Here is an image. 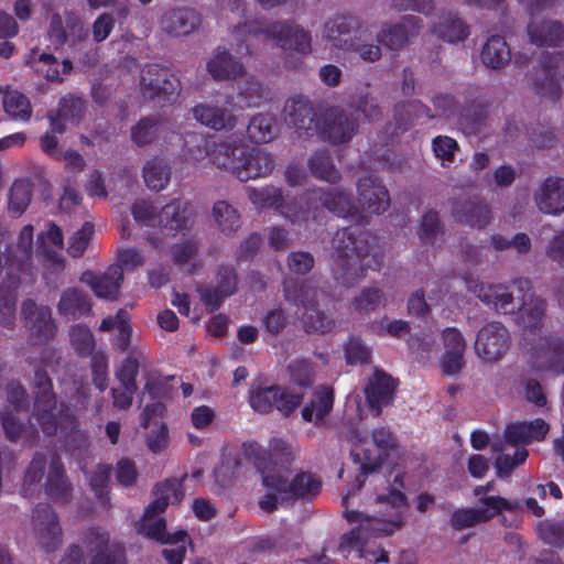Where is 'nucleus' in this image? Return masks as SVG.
<instances>
[{"label":"nucleus","instance_id":"1","mask_svg":"<svg viewBox=\"0 0 564 564\" xmlns=\"http://www.w3.org/2000/svg\"><path fill=\"white\" fill-rule=\"evenodd\" d=\"M360 496H344V516L350 523H357L348 533L340 536L337 551L344 557L356 552L368 563H387L388 553L371 543L372 538L387 536L401 528L408 508L405 496H365V509L355 508Z\"/></svg>","mask_w":564,"mask_h":564},{"label":"nucleus","instance_id":"2","mask_svg":"<svg viewBox=\"0 0 564 564\" xmlns=\"http://www.w3.org/2000/svg\"><path fill=\"white\" fill-rule=\"evenodd\" d=\"M243 453L261 473L262 484L268 491L318 494L322 490V480L313 473L301 471L288 479L279 470L265 471L271 464L288 459L292 455L291 446L283 440H272L268 448L257 443L243 444Z\"/></svg>","mask_w":564,"mask_h":564},{"label":"nucleus","instance_id":"3","mask_svg":"<svg viewBox=\"0 0 564 564\" xmlns=\"http://www.w3.org/2000/svg\"><path fill=\"white\" fill-rule=\"evenodd\" d=\"M314 196L329 212L344 218L360 219L365 214H382L390 206V196L386 186L373 176H365L357 183V205L352 204L349 197L341 191L334 189L325 194L322 189H314Z\"/></svg>","mask_w":564,"mask_h":564},{"label":"nucleus","instance_id":"4","mask_svg":"<svg viewBox=\"0 0 564 564\" xmlns=\"http://www.w3.org/2000/svg\"><path fill=\"white\" fill-rule=\"evenodd\" d=\"M333 249L335 279L343 285L356 283L373 262L367 240L346 229L335 234Z\"/></svg>","mask_w":564,"mask_h":564},{"label":"nucleus","instance_id":"5","mask_svg":"<svg viewBox=\"0 0 564 564\" xmlns=\"http://www.w3.org/2000/svg\"><path fill=\"white\" fill-rule=\"evenodd\" d=\"M239 33H248L253 36H262L265 41H272L285 52L308 54L311 52V34L295 23L250 21L238 28Z\"/></svg>","mask_w":564,"mask_h":564},{"label":"nucleus","instance_id":"6","mask_svg":"<svg viewBox=\"0 0 564 564\" xmlns=\"http://www.w3.org/2000/svg\"><path fill=\"white\" fill-rule=\"evenodd\" d=\"M34 386L37 389L33 409V417L43 433L54 435L73 425V415L69 410L61 404L57 406L51 392V380L43 371L35 373Z\"/></svg>","mask_w":564,"mask_h":564},{"label":"nucleus","instance_id":"7","mask_svg":"<svg viewBox=\"0 0 564 564\" xmlns=\"http://www.w3.org/2000/svg\"><path fill=\"white\" fill-rule=\"evenodd\" d=\"M317 290L310 283L286 282L284 296L296 306L295 315L308 333H326L334 326V321L317 307Z\"/></svg>","mask_w":564,"mask_h":564},{"label":"nucleus","instance_id":"8","mask_svg":"<svg viewBox=\"0 0 564 564\" xmlns=\"http://www.w3.org/2000/svg\"><path fill=\"white\" fill-rule=\"evenodd\" d=\"M466 288L481 302L503 314L518 312L531 291L525 281H519L511 285H494L479 282L473 278L466 279Z\"/></svg>","mask_w":564,"mask_h":564},{"label":"nucleus","instance_id":"9","mask_svg":"<svg viewBox=\"0 0 564 564\" xmlns=\"http://www.w3.org/2000/svg\"><path fill=\"white\" fill-rule=\"evenodd\" d=\"M247 191L248 196L256 208L279 209L280 213L292 224L301 225L303 223H307L311 215L312 218H317L316 212L318 209V205L313 200H318V197L314 196V191L311 192L305 202L301 200L300 203L286 202L282 197L280 191L274 187H265L261 189L249 187Z\"/></svg>","mask_w":564,"mask_h":564},{"label":"nucleus","instance_id":"10","mask_svg":"<svg viewBox=\"0 0 564 564\" xmlns=\"http://www.w3.org/2000/svg\"><path fill=\"white\" fill-rule=\"evenodd\" d=\"M132 215L140 225L159 226L165 236L184 230L188 223L187 204L178 200L165 205L158 214L150 202L138 199L132 205Z\"/></svg>","mask_w":564,"mask_h":564},{"label":"nucleus","instance_id":"11","mask_svg":"<svg viewBox=\"0 0 564 564\" xmlns=\"http://www.w3.org/2000/svg\"><path fill=\"white\" fill-rule=\"evenodd\" d=\"M8 405L1 413L4 434L10 441L32 438L34 430L22 422L28 409L25 390L17 382L7 386Z\"/></svg>","mask_w":564,"mask_h":564},{"label":"nucleus","instance_id":"12","mask_svg":"<svg viewBox=\"0 0 564 564\" xmlns=\"http://www.w3.org/2000/svg\"><path fill=\"white\" fill-rule=\"evenodd\" d=\"M169 506L167 496H160L150 503L140 521L137 523V530L148 539L154 540L161 544H177L187 540V532L178 530L173 534L166 531V521L162 513Z\"/></svg>","mask_w":564,"mask_h":564},{"label":"nucleus","instance_id":"13","mask_svg":"<svg viewBox=\"0 0 564 564\" xmlns=\"http://www.w3.org/2000/svg\"><path fill=\"white\" fill-rule=\"evenodd\" d=\"M511 343L510 333L499 322L485 324L477 333L475 340V354L486 364L500 361L509 350Z\"/></svg>","mask_w":564,"mask_h":564},{"label":"nucleus","instance_id":"14","mask_svg":"<svg viewBox=\"0 0 564 564\" xmlns=\"http://www.w3.org/2000/svg\"><path fill=\"white\" fill-rule=\"evenodd\" d=\"M299 393L286 391L280 387H252L249 391V403L259 413H269L276 408L284 415L292 413L302 402Z\"/></svg>","mask_w":564,"mask_h":564},{"label":"nucleus","instance_id":"15","mask_svg":"<svg viewBox=\"0 0 564 564\" xmlns=\"http://www.w3.org/2000/svg\"><path fill=\"white\" fill-rule=\"evenodd\" d=\"M140 89L145 98L166 102L178 95L180 82L170 70L149 65L141 69Z\"/></svg>","mask_w":564,"mask_h":564},{"label":"nucleus","instance_id":"16","mask_svg":"<svg viewBox=\"0 0 564 564\" xmlns=\"http://www.w3.org/2000/svg\"><path fill=\"white\" fill-rule=\"evenodd\" d=\"M357 127V117L352 109L330 108L321 115L317 132L330 143L339 144L350 141Z\"/></svg>","mask_w":564,"mask_h":564},{"label":"nucleus","instance_id":"17","mask_svg":"<svg viewBox=\"0 0 564 564\" xmlns=\"http://www.w3.org/2000/svg\"><path fill=\"white\" fill-rule=\"evenodd\" d=\"M322 36L332 46L349 51L354 47V39H360L359 22L350 17H337L325 23Z\"/></svg>","mask_w":564,"mask_h":564},{"label":"nucleus","instance_id":"18","mask_svg":"<svg viewBox=\"0 0 564 564\" xmlns=\"http://www.w3.org/2000/svg\"><path fill=\"white\" fill-rule=\"evenodd\" d=\"M194 119L202 126L214 131L232 130L239 118L226 107L212 104L200 102L192 108Z\"/></svg>","mask_w":564,"mask_h":564},{"label":"nucleus","instance_id":"19","mask_svg":"<svg viewBox=\"0 0 564 564\" xmlns=\"http://www.w3.org/2000/svg\"><path fill=\"white\" fill-rule=\"evenodd\" d=\"M443 355L441 367L445 375L454 376L462 371L465 361L464 352L466 343L462 333L454 327H448L442 333Z\"/></svg>","mask_w":564,"mask_h":564},{"label":"nucleus","instance_id":"20","mask_svg":"<svg viewBox=\"0 0 564 564\" xmlns=\"http://www.w3.org/2000/svg\"><path fill=\"white\" fill-rule=\"evenodd\" d=\"M533 200L540 212L560 215L564 212V178L550 176L534 191Z\"/></svg>","mask_w":564,"mask_h":564},{"label":"nucleus","instance_id":"21","mask_svg":"<svg viewBox=\"0 0 564 564\" xmlns=\"http://www.w3.org/2000/svg\"><path fill=\"white\" fill-rule=\"evenodd\" d=\"M37 541L46 551H53L61 542V528L50 506L39 505L32 517Z\"/></svg>","mask_w":564,"mask_h":564},{"label":"nucleus","instance_id":"22","mask_svg":"<svg viewBox=\"0 0 564 564\" xmlns=\"http://www.w3.org/2000/svg\"><path fill=\"white\" fill-rule=\"evenodd\" d=\"M286 121L292 124L300 135H313L319 129V119H315L313 108L302 96H294L284 106Z\"/></svg>","mask_w":564,"mask_h":564},{"label":"nucleus","instance_id":"23","mask_svg":"<svg viewBox=\"0 0 564 564\" xmlns=\"http://www.w3.org/2000/svg\"><path fill=\"white\" fill-rule=\"evenodd\" d=\"M503 506L502 499L488 496L474 508L458 509L453 513L452 524L456 529H466L491 519Z\"/></svg>","mask_w":564,"mask_h":564},{"label":"nucleus","instance_id":"24","mask_svg":"<svg viewBox=\"0 0 564 564\" xmlns=\"http://www.w3.org/2000/svg\"><path fill=\"white\" fill-rule=\"evenodd\" d=\"M21 315L25 326L32 336L40 341L51 338L55 333V325L51 317V311L46 306H37L33 301L23 302Z\"/></svg>","mask_w":564,"mask_h":564},{"label":"nucleus","instance_id":"25","mask_svg":"<svg viewBox=\"0 0 564 564\" xmlns=\"http://www.w3.org/2000/svg\"><path fill=\"white\" fill-rule=\"evenodd\" d=\"M422 20L414 15H406L389 28H383L378 34V41L391 50L405 46L411 37L416 36L422 29Z\"/></svg>","mask_w":564,"mask_h":564},{"label":"nucleus","instance_id":"26","mask_svg":"<svg viewBox=\"0 0 564 564\" xmlns=\"http://www.w3.org/2000/svg\"><path fill=\"white\" fill-rule=\"evenodd\" d=\"M528 35L530 41L538 46L564 45L563 25L533 13L528 25Z\"/></svg>","mask_w":564,"mask_h":564},{"label":"nucleus","instance_id":"27","mask_svg":"<svg viewBox=\"0 0 564 564\" xmlns=\"http://www.w3.org/2000/svg\"><path fill=\"white\" fill-rule=\"evenodd\" d=\"M123 279V273L120 267L112 265L108 268L102 274H96L91 271L83 273L80 280L87 284L96 296L102 299H115L120 283Z\"/></svg>","mask_w":564,"mask_h":564},{"label":"nucleus","instance_id":"28","mask_svg":"<svg viewBox=\"0 0 564 564\" xmlns=\"http://www.w3.org/2000/svg\"><path fill=\"white\" fill-rule=\"evenodd\" d=\"M88 547L97 552L91 564H123V551L119 545H109L108 533L91 529L86 536Z\"/></svg>","mask_w":564,"mask_h":564},{"label":"nucleus","instance_id":"29","mask_svg":"<svg viewBox=\"0 0 564 564\" xmlns=\"http://www.w3.org/2000/svg\"><path fill=\"white\" fill-rule=\"evenodd\" d=\"M549 432V425L541 419L532 422H519L507 426L505 431L506 446H519L532 441H541Z\"/></svg>","mask_w":564,"mask_h":564},{"label":"nucleus","instance_id":"30","mask_svg":"<svg viewBox=\"0 0 564 564\" xmlns=\"http://www.w3.org/2000/svg\"><path fill=\"white\" fill-rule=\"evenodd\" d=\"M394 388L393 379L383 372H376L369 380L365 392L369 408L376 416L380 414L382 406L391 403Z\"/></svg>","mask_w":564,"mask_h":564},{"label":"nucleus","instance_id":"31","mask_svg":"<svg viewBox=\"0 0 564 564\" xmlns=\"http://www.w3.org/2000/svg\"><path fill=\"white\" fill-rule=\"evenodd\" d=\"M347 440L352 445V455L361 459L358 449L359 447H362L364 458L369 460V464H376L377 462V458L373 456L371 446H375L377 449H387L393 443L391 433L384 429L373 431L370 437L367 434L352 432L349 436H347Z\"/></svg>","mask_w":564,"mask_h":564},{"label":"nucleus","instance_id":"32","mask_svg":"<svg viewBox=\"0 0 564 564\" xmlns=\"http://www.w3.org/2000/svg\"><path fill=\"white\" fill-rule=\"evenodd\" d=\"M37 250L46 256V267L52 272H59L64 269L63 258L56 253L63 248L64 239L61 229L54 224H50L46 231L37 237Z\"/></svg>","mask_w":564,"mask_h":564},{"label":"nucleus","instance_id":"33","mask_svg":"<svg viewBox=\"0 0 564 564\" xmlns=\"http://www.w3.org/2000/svg\"><path fill=\"white\" fill-rule=\"evenodd\" d=\"M199 23V15L193 9H173L162 17L161 28L169 34L183 36L196 30Z\"/></svg>","mask_w":564,"mask_h":564},{"label":"nucleus","instance_id":"34","mask_svg":"<svg viewBox=\"0 0 564 564\" xmlns=\"http://www.w3.org/2000/svg\"><path fill=\"white\" fill-rule=\"evenodd\" d=\"M334 405V391L330 387L321 386L315 389L310 402L302 409L304 421L319 425L330 413Z\"/></svg>","mask_w":564,"mask_h":564},{"label":"nucleus","instance_id":"35","mask_svg":"<svg viewBox=\"0 0 564 564\" xmlns=\"http://www.w3.org/2000/svg\"><path fill=\"white\" fill-rule=\"evenodd\" d=\"M272 170L273 160L271 155L261 149H253L248 154L243 153L236 177L246 182L251 178L265 176Z\"/></svg>","mask_w":564,"mask_h":564},{"label":"nucleus","instance_id":"36","mask_svg":"<svg viewBox=\"0 0 564 564\" xmlns=\"http://www.w3.org/2000/svg\"><path fill=\"white\" fill-rule=\"evenodd\" d=\"M207 72L216 80H229L242 76L245 67L228 51L218 47L207 63Z\"/></svg>","mask_w":564,"mask_h":564},{"label":"nucleus","instance_id":"37","mask_svg":"<svg viewBox=\"0 0 564 564\" xmlns=\"http://www.w3.org/2000/svg\"><path fill=\"white\" fill-rule=\"evenodd\" d=\"M243 153L245 151L238 142L225 140L215 144L208 156L214 165L237 176Z\"/></svg>","mask_w":564,"mask_h":564},{"label":"nucleus","instance_id":"38","mask_svg":"<svg viewBox=\"0 0 564 564\" xmlns=\"http://www.w3.org/2000/svg\"><path fill=\"white\" fill-rule=\"evenodd\" d=\"M236 290V276L231 269H223L217 276V286L215 289H204L200 291V300L209 311L218 308L227 296Z\"/></svg>","mask_w":564,"mask_h":564},{"label":"nucleus","instance_id":"39","mask_svg":"<svg viewBox=\"0 0 564 564\" xmlns=\"http://www.w3.org/2000/svg\"><path fill=\"white\" fill-rule=\"evenodd\" d=\"M456 221L474 228H485L491 221L490 208L485 204L464 202L457 205L453 212Z\"/></svg>","mask_w":564,"mask_h":564},{"label":"nucleus","instance_id":"40","mask_svg":"<svg viewBox=\"0 0 564 564\" xmlns=\"http://www.w3.org/2000/svg\"><path fill=\"white\" fill-rule=\"evenodd\" d=\"M518 323L525 330H534L543 325L545 303L535 297L530 291L528 299L522 302L518 311Z\"/></svg>","mask_w":564,"mask_h":564},{"label":"nucleus","instance_id":"41","mask_svg":"<svg viewBox=\"0 0 564 564\" xmlns=\"http://www.w3.org/2000/svg\"><path fill=\"white\" fill-rule=\"evenodd\" d=\"M83 110L84 101L80 98H63L56 116H50L51 126L63 133L67 124H76L79 121Z\"/></svg>","mask_w":564,"mask_h":564},{"label":"nucleus","instance_id":"42","mask_svg":"<svg viewBox=\"0 0 564 564\" xmlns=\"http://www.w3.org/2000/svg\"><path fill=\"white\" fill-rule=\"evenodd\" d=\"M57 308L67 319H75L90 311V303L80 290L69 288L62 293Z\"/></svg>","mask_w":564,"mask_h":564},{"label":"nucleus","instance_id":"43","mask_svg":"<svg viewBox=\"0 0 564 564\" xmlns=\"http://www.w3.org/2000/svg\"><path fill=\"white\" fill-rule=\"evenodd\" d=\"M432 33L449 43L464 41L469 35L468 26L451 13L438 18V22L432 28Z\"/></svg>","mask_w":564,"mask_h":564},{"label":"nucleus","instance_id":"44","mask_svg":"<svg viewBox=\"0 0 564 564\" xmlns=\"http://www.w3.org/2000/svg\"><path fill=\"white\" fill-rule=\"evenodd\" d=\"M33 249V227L28 225L20 231L17 250L14 251L12 259L7 260L6 274L11 279L14 270H24V263L31 257Z\"/></svg>","mask_w":564,"mask_h":564},{"label":"nucleus","instance_id":"45","mask_svg":"<svg viewBox=\"0 0 564 564\" xmlns=\"http://www.w3.org/2000/svg\"><path fill=\"white\" fill-rule=\"evenodd\" d=\"M510 48L503 37L494 35L486 42L482 52V63L492 69L507 65L510 61Z\"/></svg>","mask_w":564,"mask_h":564},{"label":"nucleus","instance_id":"46","mask_svg":"<svg viewBox=\"0 0 564 564\" xmlns=\"http://www.w3.org/2000/svg\"><path fill=\"white\" fill-rule=\"evenodd\" d=\"M491 448L496 453H500L495 460V467L499 477H507L528 457V451L524 447H518L511 457L507 451L508 446L502 441H496L491 444Z\"/></svg>","mask_w":564,"mask_h":564},{"label":"nucleus","instance_id":"47","mask_svg":"<svg viewBox=\"0 0 564 564\" xmlns=\"http://www.w3.org/2000/svg\"><path fill=\"white\" fill-rule=\"evenodd\" d=\"M30 63L36 73L50 82H62L61 73H67L72 69V64L68 61H63L59 64L53 55L45 53L40 54L37 58L33 53Z\"/></svg>","mask_w":564,"mask_h":564},{"label":"nucleus","instance_id":"48","mask_svg":"<svg viewBox=\"0 0 564 564\" xmlns=\"http://www.w3.org/2000/svg\"><path fill=\"white\" fill-rule=\"evenodd\" d=\"M546 350L538 354V368L541 371L564 373V345L557 340H546Z\"/></svg>","mask_w":564,"mask_h":564},{"label":"nucleus","instance_id":"49","mask_svg":"<svg viewBox=\"0 0 564 564\" xmlns=\"http://www.w3.org/2000/svg\"><path fill=\"white\" fill-rule=\"evenodd\" d=\"M67 30H65L63 20L59 15H53L50 22L48 36L56 46L62 45L68 37H80L83 34V24L77 18H68Z\"/></svg>","mask_w":564,"mask_h":564},{"label":"nucleus","instance_id":"50","mask_svg":"<svg viewBox=\"0 0 564 564\" xmlns=\"http://www.w3.org/2000/svg\"><path fill=\"white\" fill-rule=\"evenodd\" d=\"M3 109L15 121L28 122L32 116L29 99L19 91H7L3 96Z\"/></svg>","mask_w":564,"mask_h":564},{"label":"nucleus","instance_id":"51","mask_svg":"<svg viewBox=\"0 0 564 564\" xmlns=\"http://www.w3.org/2000/svg\"><path fill=\"white\" fill-rule=\"evenodd\" d=\"M213 217L218 228L226 235H230L240 228V216L227 202L219 200L214 205Z\"/></svg>","mask_w":564,"mask_h":564},{"label":"nucleus","instance_id":"52","mask_svg":"<svg viewBox=\"0 0 564 564\" xmlns=\"http://www.w3.org/2000/svg\"><path fill=\"white\" fill-rule=\"evenodd\" d=\"M247 132L249 138L257 143L272 140L275 134L273 117L267 113L253 116L248 124Z\"/></svg>","mask_w":564,"mask_h":564},{"label":"nucleus","instance_id":"53","mask_svg":"<svg viewBox=\"0 0 564 564\" xmlns=\"http://www.w3.org/2000/svg\"><path fill=\"white\" fill-rule=\"evenodd\" d=\"M20 279H13L10 285L0 286V324L6 328H12L14 325L15 294L12 285H15Z\"/></svg>","mask_w":564,"mask_h":564},{"label":"nucleus","instance_id":"54","mask_svg":"<svg viewBox=\"0 0 564 564\" xmlns=\"http://www.w3.org/2000/svg\"><path fill=\"white\" fill-rule=\"evenodd\" d=\"M143 177L150 189L161 191L170 182V171L162 162L152 160L147 162L143 170Z\"/></svg>","mask_w":564,"mask_h":564},{"label":"nucleus","instance_id":"55","mask_svg":"<svg viewBox=\"0 0 564 564\" xmlns=\"http://www.w3.org/2000/svg\"><path fill=\"white\" fill-rule=\"evenodd\" d=\"M443 231L440 215L436 210H427L423 214L419 227V237L424 245H433L436 237Z\"/></svg>","mask_w":564,"mask_h":564},{"label":"nucleus","instance_id":"56","mask_svg":"<svg viewBox=\"0 0 564 564\" xmlns=\"http://www.w3.org/2000/svg\"><path fill=\"white\" fill-rule=\"evenodd\" d=\"M100 329L112 330L119 333L118 345L122 350L127 349L128 337L130 335L129 315L126 311L120 310L115 317H107L101 322Z\"/></svg>","mask_w":564,"mask_h":564},{"label":"nucleus","instance_id":"57","mask_svg":"<svg viewBox=\"0 0 564 564\" xmlns=\"http://www.w3.org/2000/svg\"><path fill=\"white\" fill-rule=\"evenodd\" d=\"M238 95L247 107H258L265 99V89L258 79L251 77L238 85Z\"/></svg>","mask_w":564,"mask_h":564},{"label":"nucleus","instance_id":"58","mask_svg":"<svg viewBox=\"0 0 564 564\" xmlns=\"http://www.w3.org/2000/svg\"><path fill=\"white\" fill-rule=\"evenodd\" d=\"M384 303V295L381 290L377 288H369L362 290L352 302L355 311L367 313L373 311Z\"/></svg>","mask_w":564,"mask_h":564},{"label":"nucleus","instance_id":"59","mask_svg":"<svg viewBox=\"0 0 564 564\" xmlns=\"http://www.w3.org/2000/svg\"><path fill=\"white\" fill-rule=\"evenodd\" d=\"M310 169L312 173L324 181L336 182L339 180V174L330 163L326 153H316L310 160Z\"/></svg>","mask_w":564,"mask_h":564},{"label":"nucleus","instance_id":"60","mask_svg":"<svg viewBox=\"0 0 564 564\" xmlns=\"http://www.w3.org/2000/svg\"><path fill=\"white\" fill-rule=\"evenodd\" d=\"M433 151L435 156L441 161V165L448 167L455 160L458 144L453 138L438 135L433 140Z\"/></svg>","mask_w":564,"mask_h":564},{"label":"nucleus","instance_id":"61","mask_svg":"<svg viewBox=\"0 0 564 564\" xmlns=\"http://www.w3.org/2000/svg\"><path fill=\"white\" fill-rule=\"evenodd\" d=\"M31 200V189L30 186L25 183H15L10 193L9 198V212L18 217L20 216Z\"/></svg>","mask_w":564,"mask_h":564},{"label":"nucleus","instance_id":"62","mask_svg":"<svg viewBox=\"0 0 564 564\" xmlns=\"http://www.w3.org/2000/svg\"><path fill=\"white\" fill-rule=\"evenodd\" d=\"M198 473L192 476L180 475L167 478L155 486L154 494H182L184 491L193 489L189 485L195 481Z\"/></svg>","mask_w":564,"mask_h":564},{"label":"nucleus","instance_id":"63","mask_svg":"<svg viewBox=\"0 0 564 564\" xmlns=\"http://www.w3.org/2000/svg\"><path fill=\"white\" fill-rule=\"evenodd\" d=\"M45 486L48 494H65L69 490V484L64 477L59 460H52Z\"/></svg>","mask_w":564,"mask_h":564},{"label":"nucleus","instance_id":"64","mask_svg":"<svg viewBox=\"0 0 564 564\" xmlns=\"http://www.w3.org/2000/svg\"><path fill=\"white\" fill-rule=\"evenodd\" d=\"M539 536L546 543L553 545L564 544V524L558 522L544 521L538 525Z\"/></svg>","mask_w":564,"mask_h":564}]
</instances>
